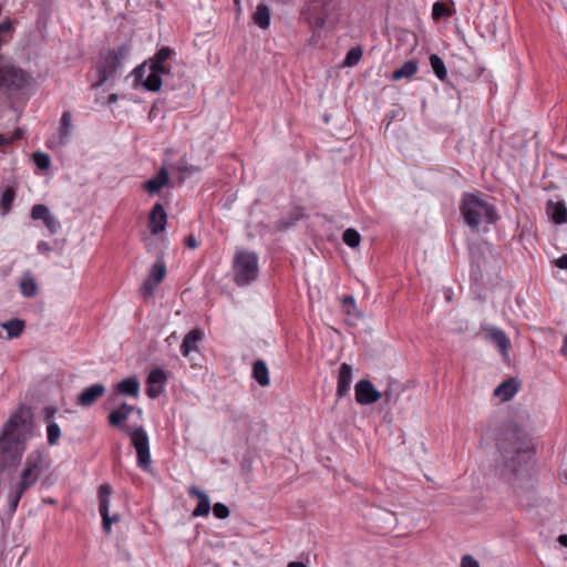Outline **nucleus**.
<instances>
[{
	"mask_svg": "<svg viewBox=\"0 0 567 567\" xmlns=\"http://www.w3.org/2000/svg\"><path fill=\"white\" fill-rule=\"evenodd\" d=\"M148 71L159 73L161 75L169 73V69L164 63H159L153 58L148 60Z\"/></svg>",
	"mask_w": 567,
	"mask_h": 567,
	"instance_id": "obj_38",
	"label": "nucleus"
},
{
	"mask_svg": "<svg viewBox=\"0 0 567 567\" xmlns=\"http://www.w3.org/2000/svg\"><path fill=\"white\" fill-rule=\"evenodd\" d=\"M146 64L147 63H144L134 70L136 79L142 82L146 90L157 92L162 86V75L159 73L148 71V74L144 78V74L146 73Z\"/></svg>",
	"mask_w": 567,
	"mask_h": 567,
	"instance_id": "obj_14",
	"label": "nucleus"
},
{
	"mask_svg": "<svg viewBox=\"0 0 567 567\" xmlns=\"http://www.w3.org/2000/svg\"><path fill=\"white\" fill-rule=\"evenodd\" d=\"M341 301L344 307H354L355 306V300L352 296H344L341 299Z\"/></svg>",
	"mask_w": 567,
	"mask_h": 567,
	"instance_id": "obj_47",
	"label": "nucleus"
},
{
	"mask_svg": "<svg viewBox=\"0 0 567 567\" xmlns=\"http://www.w3.org/2000/svg\"><path fill=\"white\" fill-rule=\"evenodd\" d=\"M203 339V332L200 330H190L185 337L181 344V352L184 357H188L192 351L198 349V342Z\"/></svg>",
	"mask_w": 567,
	"mask_h": 567,
	"instance_id": "obj_22",
	"label": "nucleus"
},
{
	"mask_svg": "<svg viewBox=\"0 0 567 567\" xmlns=\"http://www.w3.org/2000/svg\"><path fill=\"white\" fill-rule=\"evenodd\" d=\"M450 16V11L446 6L442 2H435L432 7V17L434 20H439L443 17Z\"/></svg>",
	"mask_w": 567,
	"mask_h": 567,
	"instance_id": "obj_37",
	"label": "nucleus"
},
{
	"mask_svg": "<svg viewBox=\"0 0 567 567\" xmlns=\"http://www.w3.org/2000/svg\"><path fill=\"white\" fill-rule=\"evenodd\" d=\"M131 47L127 43L121 44L116 49L106 51L101 55L97 65L99 80L93 86H101L106 81L115 76L121 70L123 62L128 58Z\"/></svg>",
	"mask_w": 567,
	"mask_h": 567,
	"instance_id": "obj_6",
	"label": "nucleus"
},
{
	"mask_svg": "<svg viewBox=\"0 0 567 567\" xmlns=\"http://www.w3.org/2000/svg\"><path fill=\"white\" fill-rule=\"evenodd\" d=\"M185 245L189 248V249H195L197 248L198 246V241L197 239L193 236V235H189L188 237H186L185 239Z\"/></svg>",
	"mask_w": 567,
	"mask_h": 567,
	"instance_id": "obj_45",
	"label": "nucleus"
},
{
	"mask_svg": "<svg viewBox=\"0 0 567 567\" xmlns=\"http://www.w3.org/2000/svg\"><path fill=\"white\" fill-rule=\"evenodd\" d=\"M546 214L549 219L556 224L561 225L567 223V207L564 200L549 199L546 203Z\"/></svg>",
	"mask_w": 567,
	"mask_h": 567,
	"instance_id": "obj_17",
	"label": "nucleus"
},
{
	"mask_svg": "<svg viewBox=\"0 0 567 567\" xmlns=\"http://www.w3.org/2000/svg\"><path fill=\"white\" fill-rule=\"evenodd\" d=\"M113 489L109 484H102L99 487V512L102 517V527L104 532L110 533L113 523L118 522V515H110V502Z\"/></svg>",
	"mask_w": 567,
	"mask_h": 567,
	"instance_id": "obj_9",
	"label": "nucleus"
},
{
	"mask_svg": "<svg viewBox=\"0 0 567 567\" xmlns=\"http://www.w3.org/2000/svg\"><path fill=\"white\" fill-rule=\"evenodd\" d=\"M429 60L436 78L442 82L446 81L447 71L444 61L437 54H431Z\"/></svg>",
	"mask_w": 567,
	"mask_h": 567,
	"instance_id": "obj_31",
	"label": "nucleus"
},
{
	"mask_svg": "<svg viewBox=\"0 0 567 567\" xmlns=\"http://www.w3.org/2000/svg\"><path fill=\"white\" fill-rule=\"evenodd\" d=\"M24 132L22 128L18 127L11 133H0V146L7 147L12 144L14 141L20 140L23 136Z\"/></svg>",
	"mask_w": 567,
	"mask_h": 567,
	"instance_id": "obj_34",
	"label": "nucleus"
},
{
	"mask_svg": "<svg viewBox=\"0 0 567 567\" xmlns=\"http://www.w3.org/2000/svg\"><path fill=\"white\" fill-rule=\"evenodd\" d=\"M461 567H480V564L470 555H465L462 558Z\"/></svg>",
	"mask_w": 567,
	"mask_h": 567,
	"instance_id": "obj_43",
	"label": "nucleus"
},
{
	"mask_svg": "<svg viewBox=\"0 0 567 567\" xmlns=\"http://www.w3.org/2000/svg\"><path fill=\"white\" fill-rule=\"evenodd\" d=\"M33 416L30 409L19 406L4 423L0 434V470L16 465L33 435Z\"/></svg>",
	"mask_w": 567,
	"mask_h": 567,
	"instance_id": "obj_1",
	"label": "nucleus"
},
{
	"mask_svg": "<svg viewBox=\"0 0 567 567\" xmlns=\"http://www.w3.org/2000/svg\"><path fill=\"white\" fill-rule=\"evenodd\" d=\"M352 367L343 362L339 368L338 382H337V395L338 398L346 396L352 383Z\"/></svg>",
	"mask_w": 567,
	"mask_h": 567,
	"instance_id": "obj_18",
	"label": "nucleus"
},
{
	"mask_svg": "<svg viewBox=\"0 0 567 567\" xmlns=\"http://www.w3.org/2000/svg\"><path fill=\"white\" fill-rule=\"evenodd\" d=\"M342 239L347 246L355 248L360 245L361 236L355 229L348 228L343 231Z\"/></svg>",
	"mask_w": 567,
	"mask_h": 567,
	"instance_id": "obj_35",
	"label": "nucleus"
},
{
	"mask_svg": "<svg viewBox=\"0 0 567 567\" xmlns=\"http://www.w3.org/2000/svg\"><path fill=\"white\" fill-rule=\"evenodd\" d=\"M29 75L0 55V90L17 92L28 84Z\"/></svg>",
	"mask_w": 567,
	"mask_h": 567,
	"instance_id": "obj_8",
	"label": "nucleus"
},
{
	"mask_svg": "<svg viewBox=\"0 0 567 567\" xmlns=\"http://www.w3.org/2000/svg\"><path fill=\"white\" fill-rule=\"evenodd\" d=\"M518 391V382L514 379L503 381L494 390V395L502 402L511 400Z\"/></svg>",
	"mask_w": 567,
	"mask_h": 567,
	"instance_id": "obj_21",
	"label": "nucleus"
},
{
	"mask_svg": "<svg viewBox=\"0 0 567 567\" xmlns=\"http://www.w3.org/2000/svg\"><path fill=\"white\" fill-rule=\"evenodd\" d=\"M252 377L261 386H267L269 384V371L265 361L257 360L254 363Z\"/></svg>",
	"mask_w": 567,
	"mask_h": 567,
	"instance_id": "obj_29",
	"label": "nucleus"
},
{
	"mask_svg": "<svg viewBox=\"0 0 567 567\" xmlns=\"http://www.w3.org/2000/svg\"><path fill=\"white\" fill-rule=\"evenodd\" d=\"M301 17L317 34L327 23L337 21V7L333 0H309L301 9Z\"/></svg>",
	"mask_w": 567,
	"mask_h": 567,
	"instance_id": "obj_5",
	"label": "nucleus"
},
{
	"mask_svg": "<svg viewBox=\"0 0 567 567\" xmlns=\"http://www.w3.org/2000/svg\"><path fill=\"white\" fill-rule=\"evenodd\" d=\"M167 224V215L164 206L159 203L155 204L150 213L148 228L153 235H157L165 230Z\"/></svg>",
	"mask_w": 567,
	"mask_h": 567,
	"instance_id": "obj_15",
	"label": "nucleus"
},
{
	"mask_svg": "<svg viewBox=\"0 0 567 567\" xmlns=\"http://www.w3.org/2000/svg\"><path fill=\"white\" fill-rule=\"evenodd\" d=\"M558 542H559V544H560L561 546L567 547V535H566V534L560 535V536L558 537Z\"/></svg>",
	"mask_w": 567,
	"mask_h": 567,
	"instance_id": "obj_51",
	"label": "nucleus"
},
{
	"mask_svg": "<svg viewBox=\"0 0 567 567\" xmlns=\"http://www.w3.org/2000/svg\"><path fill=\"white\" fill-rule=\"evenodd\" d=\"M188 494L198 499L197 506L194 508L192 515L194 517L207 516L210 512V499L206 492L192 486L188 488Z\"/></svg>",
	"mask_w": 567,
	"mask_h": 567,
	"instance_id": "obj_20",
	"label": "nucleus"
},
{
	"mask_svg": "<svg viewBox=\"0 0 567 567\" xmlns=\"http://www.w3.org/2000/svg\"><path fill=\"white\" fill-rule=\"evenodd\" d=\"M213 513L214 516L219 519H225L229 516V509L223 503H216L213 507Z\"/></svg>",
	"mask_w": 567,
	"mask_h": 567,
	"instance_id": "obj_40",
	"label": "nucleus"
},
{
	"mask_svg": "<svg viewBox=\"0 0 567 567\" xmlns=\"http://www.w3.org/2000/svg\"><path fill=\"white\" fill-rule=\"evenodd\" d=\"M105 393V386L102 383H94L85 388L78 396L76 403L81 406H91Z\"/></svg>",
	"mask_w": 567,
	"mask_h": 567,
	"instance_id": "obj_19",
	"label": "nucleus"
},
{
	"mask_svg": "<svg viewBox=\"0 0 567 567\" xmlns=\"http://www.w3.org/2000/svg\"><path fill=\"white\" fill-rule=\"evenodd\" d=\"M173 51L168 47L161 48L153 56L159 63H164L172 56Z\"/></svg>",
	"mask_w": 567,
	"mask_h": 567,
	"instance_id": "obj_41",
	"label": "nucleus"
},
{
	"mask_svg": "<svg viewBox=\"0 0 567 567\" xmlns=\"http://www.w3.org/2000/svg\"><path fill=\"white\" fill-rule=\"evenodd\" d=\"M0 327L7 331V339L11 340L21 336L25 328L22 319H11L0 323Z\"/></svg>",
	"mask_w": 567,
	"mask_h": 567,
	"instance_id": "obj_27",
	"label": "nucleus"
},
{
	"mask_svg": "<svg viewBox=\"0 0 567 567\" xmlns=\"http://www.w3.org/2000/svg\"><path fill=\"white\" fill-rule=\"evenodd\" d=\"M169 181L168 173L165 168H162L156 176L146 181L143 184V188L150 194L158 193Z\"/></svg>",
	"mask_w": 567,
	"mask_h": 567,
	"instance_id": "obj_24",
	"label": "nucleus"
},
{
	"mask_svg": "<svg viewBox=\"0 0 567 567\" xmlns=\"http://www.w3.org/2000/svg\"><path fill=\"white\" fill-rule=\"evenodd\" d=\"M460 210L466 225L473 229H477L483 224H493L498 218L494 206L480 193L464 194Z\"/></svg>",
	"mask_w": 567,
	"mask_h": 567,
	"instance_id": "obj_4",
	"label": "nucleus"
},
{
	"mask_svg": "<svg viewBox=\"0 0 567 567\" xmlns=\"http://www.w3.org/2000/svg\"><path fill=\"white\" fill-rule=\"evenodd\" d=\"M33 159H34L35 165L40 169L44 171V169H48L50 167L51 159H50V156L48 154H44V153H41V152L34 153Z\"/></svg>",
	"mask_w": 567,
	"mask_h": 567,
	"instance_id": "obj_36",
	"label": "nucleus"
},
{
	"mask_svg": "<svg viewBox=\"0 0 567 567\" xmlns=\"http://www.w3.org/2000/svg\"><path fill=\"white\" fill-rule=\"evenodd\" d=\"M61 437V429L54 421H50L47 425V439L49 445H56Z\"/></svg>",
	"mask_w": 567,
	"mask_h": 567,
	"instance_id": "obj_33",
	"label": "nucleus"
},
{
	"mask_svg": "<svg viewBox=\"0 0 567 567\" xmlns=\"http://www.w3.org/2000/svg\"><path fill=\"white\" fill-rule=\"evenodd\" d=\"M166 276V265L162 259H158L151 268L147 278L143 282V295L150 297L154 293L157 286L163 281Z\"/></svg>",
	"mask_w": 567,
	"mask_h": 567,
	"instance_id": "obj_11",
	"label": "nucleus"
},
{
	"mask_svg": "<svg viewBox=\"0 0 567 567\" xmlns=\"http://www.w3.org/2000/svg\"><path fill=\"white\" fill-rule=\"evenodd\" d=\"M31 218L42 220L50 234H56L61 229V224L43 204H35L31 209Z\"/></svg>",
	"mask_w": 567,
	"mask_h": 567,
	"instance_id": "obj_13",
	"label": "nucleus"
},
{
	"mask_svg": "<svg viewBox=\"0 0 567 567\" xmlns=\"http://www.w3.org/2000/svg\"><path fill=\"white\" fill-rule=\"evenodd\" d=\"M287 567H307V565L301 561H291Z\"/></svg>",
	"mask_w": 567,
	"mask_h": 567,
	"instance_id": "obj_52",
	"label": "nucleus"
},
{
	"mask_svg": "<svg viewBox=\"0 0 567 567\" xmlns=\"http://www.w3.org/2000/svg\"><path fill=\"white\" fill-rule=\"evenodd\" d=\"M297 220H298L297 217L291 218L290 221L281 220V221H279L278 229H280V230L287 229L289 226H292Z\"/></svg>",
	"mask_w": 567,
	"mask_h": 567,
	"instance_id": "obj_48",
	"label": "nucleus"
},
{
	"mask_svg": "<svg viewBox=\"0 0 567 567\" xmlns=\"http://www.w3.org/2000/svg\"><path fill=\"white\" fill-rule=\"evenodd\" d=\"M270 9L266 3H259L252 14V20L260 29L266 30L270 25Z\"/></svg>",
	"mask_w": 567,
	"mask_h": 567,
	"instance_id": "obj_26",
	"label": "nucleus"
},
{
	"mask_svg": "<svg viewBox=\"0 0 567 567\" xmlns=\"http://www.w3.org/2000/svg\"><path fill=\"white\" fill-rule=\"evenodd\" d=\"M491 340L499 348L502 352H506L509 348V339L505 334V332L501 329L493 328L489 330Z\"/></svg>",
	"mask_w": 567,
	"mask_h": 567,
	"instance_id": "obj_32",
	"label": "nucleus"
},
{
	"mask_svg": "<svg viewBox=\"0 0 567 567\" xmlns=\"http://www.w3.org/2000/svg\"><path fill=\"white\" fill-rule=\"evenodd\" d=\"M560 352L564 355H567V334L565 336V338L563 340V346H561Z\"/></svg>",
	"mask_w": 567,
	"mask_h": 567,
	"instance_id": "obj_50",
	"label": "nucleus"
},
{
	"mask_svg": "<svg viewBox=\"0 0 567 567\" xmlns=\"http://www.w3.org/2000/svg\"><path fill=\"white\" fill-rule=\"evenodd\" d=\"M44 413H45L44 420L49 423L50 421H53V417L56 413V408H53V406L45 408Z\"/></svg>",
	"mask_w": 567,
	"mask_h": 567,
	"instance_id": "obj_44",
	"label": "nucleus"
},
{
	"mask_svg": "<svg viewBox=\"0 0 567 567\" xmlns=\"http://www.w3.org/2000/svg\"><path fill=\"white\" fill-rule=\"evenodd\" d=\"M355 401L361 405H369L378 402L382 393L378 391L370 380L363 379L354 386Z\"/></svg>",
	"mask_w": 567,
	"mask_h": 567,
	"instance_id": "obj_10",
	"label": "nucleus"
},
{
	"mask_svg": "<svg viewBox=\"0 0 567 567\" xmlns=\"http://www.w3.org/2000/svg\"><path fill=\"white\" fill-rule=\"evenodd\" d=\"M166 372L161 368L151 370L146 379V394L151 399L158 398L165 391Z\"/></svg>",
	"mask_w": 567,
	"mask_h": 567,
	"instance_id": "obj_12",
	"label": "nucleus"
},
{
	"mask_svg": "<svg viewBox=\"0 0 567 567\" xmlns=\"http://www.w3.org/2000/svg\"><path fill=\"white\" fill-rule=\"evenodd\" d=\"M47 467L48 464L43 452L35 450L28 454L19 476V482L8 493V505L11 514L17 511L23 494L37 484Z\"/></svg>",
	"mask_w": 567,
	"mask_h": 567,
	"instance_id": "obj_3",
	"label": "nucleus"
},
{
	"mask_svg": "<svg viewBox=\"0 0 567 567\" xmlns=\"http://www.w3.org/2000/svg\"><path fill=\"white\" fill-rule=\"evenodd\" d=\"M555 265L560 269L567 270V255H563L558 259H556Z\"/></svg>",
	"mask_w": 567,
	"mask_h": 567,
	"instance_id": "obj_46",
	"label": "nucleus"
},
{
	"mask_svg": "<svg viewBox=\"0 0 567 567\" xmlns=\"http://www.w3.org/2000/svg\"><path fill=\"white\" fill-rule=\"evenodd\" d=\"M258 256L248 250H239L234 258L235 281L246 286L255 281L258 276Z\"/></svg>",
	"mask_w": 567,
	"mask_h": 567,
	"instance_id": "obj_7",
	"label": "nucleus"
},
{
	"mask_svg": "<svg viewBox=\"0 0 567 567\" xmlns=\"http://www.w3.org/2000/svg\"><path fill=\"white\" fill-rule=\"evenodd\" d=\"M419 70L417 62L415 60H409L404 62L399 69L392 73V80L399 81L401 79H411Z\"/></svg>",
	"mask_w": 567,
	"mask_h": 567,
	"instance_id": "obj_28",
	"label": "nucleus"
},
{
	"mask_svg": "<svg viewBox=\"0 0 567 567\" xmlns=\"http://www.w3.org/2000/svg\"><path fill=\"white\" fill-rule=\"evenodd\" d=\"M14 198H16V190L13 187H6L1 192V196H0V215L1 216H6L10 212Z\"/></svg>",
	"mask_w": 567,
	"mask_h": 567,
	"instance_id": "obj_30",
	"label": "nucleus"
},
{
	"mask_svg": "<svg viewBox=\"0 0 567 567\" xmlns=\"http://www.w3.org/2000/svg\"><path fill=\"white\" fill-rule=\"evenodd\" d=\"M135 406L123 403L120 408L113 410L109 414V424L111 426L121 427L131 439V442L136 451L137 466L148 472L152 465L150 440L146 431L142 427L128 429L123 426V423L128 419Z\"/></svg>",
	"mask_w": 567,
	"mask_h": 567,
	"instance_id": "obj_2",
	"label": "nucleus"
},
{
	"mask_svg": "<svg viewBox=\"0 0 567 567\" xmlns=\"http://www.w3.org/2000/svg\"><path fill=\"white\" fill-rule=\"evenodd\" d=\"M19 288L21 295L25 298H32L38 293V284L30 270L23 272Z\"/></svg>",
	"mask_w": 567,
	"mask_h": 567,
	"instance_id": "obj_25",
	"label": "nucleus"
},
{
	"mask_svg": "<svg viewBox=\"0 0 567 567\" xmlns=\"http://www.w3.org/2000/svg\"><path fill=\"white\" fill-rule=\"evenodd\" d=\"M117 100H118L117 94L112 93V94H110V95H109V97H107V103H109V104H114V103H116V102H117Z\"/></svg>",
	"mask_w": 567,
	"mask_h": 567,
	"instance_id": "obj_49",
	"label": "nucleus"
},
{
	"mask_svg": "<svg viewBox=\"0 0 567 567\" xmlns=\"http://www.w3.org/2000/svg\"><path fill=\"white\" fill-rule=\"evenodd\" d=\"M362 56V51L359 48H352L346 56V63L348 65H355Z\"/></svg>",
	"mask_w": 567,
	"mask_h": 567,
	"instance_id": "obj_39",
	"label": "nucleus"
},
{
	"mask_svg": "<svg viewBox=\"0 0 567 567\" xmlns=\"http://www.w3.org/2000/svg\"><path fill=\"white\" fill-rule=\"evenodd\" d=\"M71 120V113L69 111H64L60 120L58 136L50 142L49 147L58 148L64 146L69 142L72 126Z\"/></svg>",
	"mask_w": 567,
	"mask_h": 567,
	"instance_id": "obj_16",
	"label": "nucleus"
},
{
	"mask_svg": "<svg viewBox=\"0 0 567 567\" xmlns=\"http://www.w3.org/2000/svg\"><path fill=\"white\" fill-rule=\"evenodd\" d=\"M37 250L41 255L49 256L52 251V247L48 241L41 240L37 244Z\"/></svg>",
	"mask_w": 567,
	"mask_h": 567,
	"instance_id": "obj_42",
	"label": "nucleus"
},
{
	"mask_svg": "<svg viewBox=\"0 0 567 567\" xmlns=\"http://www.w3.org/2000/svg\"><path fill=\"white\" fill-rule=\"evenodd\" d=\"M141 383L138 379L133 375L120 381L116 385V390L120 394L137 398L140 394Z\"/></svg>",
	"mask_w": 567,
	"mask_h": 567,
	"instance_id": "obj_23",
	"label": "nucleus"
},
{
	"mask_svg": "<svg viewBox=\"0 0 567 567\" xmlns=\"http://www.w3.org/2000/svg\"><path fill=\"white\" fill-rule=\"evenodd\" d=\"M235 4H237L239 7L240 4V0H234Z\"/></svg>",
	"mask_w": 567,
	"mask_h": 567,
	"instance_id": "obj_53",
	"label": "nucleus"
}]
</instances>
